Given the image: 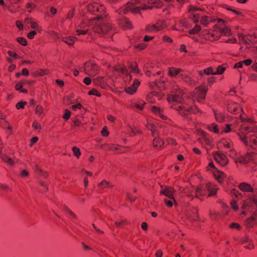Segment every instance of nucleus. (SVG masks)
Returning a JSON list of instances; mask_svg holds the SVG:
<instances>
[{"label": "nucleus", "instance_id": "aec40b11", "mask_svg": "<svg viewBox=\"0 0 257 257\" xmlns=\"http://www.w3.org/2000/svg\"><path fill=\"white\" fill-rule=\"evenodd\" d=\"M76 39H77L75 37L73 36L65 37L62 38V41L69 46H72Z\"/></svg>", "mask_w": 257, "mask_h": 257}, {"label": "nucleus", "instance_id": "4be33fe9", "mask_svg": "<svg viewBox=\"0 0 257 257\" xmlns=\"http://www.w3.org/2000/svg\"><path fill=\"white\" fill-rule=\"evenodd\" d=\"M218 29V31L219 32V34L221 35H223L225 36H230L232 35V33L231 32L230 29L228 28V27H226L225 28H221L220 27H218L217 28Z\"/></svg>", "mask_w": 257, "mask_h": 257}, {"label": "nucleus", "instance_id": "de8ad7c7", "mask_svg": "<svg viewBox=\"0 0 257 257\" xmlns=\"http://www.w3.org/2000/svg\"><path fill=\"white\" fill-rule=\"evenodd\" d=\"M231 131V129L230 124H226V127L223 130L222 133H228L230 132Z\"/></svg>", "mask_w": 257, "mask_h": 257}, {"label": "nucleus", "instance_id": "c9c22d12", "mask_svg": "<svg viewBox=\"0 0 257 257\" xmlns=\"http://www.w3.org/2000/svg\"><path fill=\"white\" fill-rule=\"evenodd\" d=\"M146 31L149 33H152V32L157 31V29H156V27H155V25H148V26H147Z\"/></svg>", "mask_w": 257, "mask_h": 257}, {"label": "nucleus", "instance_id": "7ed1b4c3", "mask_svg": "<svg viewBox=\"0 0 257 257\" xmlns=\"http://www.w3.org/2000/svg\"><path fill=\"white\" fill-rule=\"evenodd\" d=\"M241 121L243 123L240 126V133H238L237 135L246 147H250L254 149V146L257 145V136L255 135L246 136V135L251 132L255 133L256 131V126L251 121H245L243 118H241Z\"/></svg>", "mask_w": 257, "mask_h": 257}, {"label": "nucleus", "instance_id": "864d4df0", "mask_svg": "<svg viewBox=\"0 0 257 257\" xmlns=\"http://www.w3.org/2000/svg\"><path fill=\"white\" fill-rule=\"evenodd\" d=\"M199 15L198 14H194L192 17V20L195 23H197L199 19Z\"/></svg>", "mask_w": 257, "mask_h": 257}, {"label": "nucleus", "instance_id": "473e14b6", "mask_svg": "<svg viewBox=\"0 0 257 257\" xmlns=\"http://www.w3.org/2000/svg\"><path fill=\"white\" fill-rule=\"evenodd\" d=\"M204 73L207 75L212 74V75H216L215 71L213 70V69L212 67H210L207 68L204 70Z\"/></svg>", "mask_w": 257, "mask_h": 257}, {"label": "nucleus", "instance_id": "1a4fd4ad", "mask_svg": "<svg viewBox=\"0 0 257 257\" xmlns=\"http://www.w3.org/2000/svg\"><path fill=\"white\" fill-rule=\"evenodd\" d=\"M213 157L215 161L221 166H225L228 163V159L225 155L220 152L213 153Z\"/></svg>", "mask_w": 257, "mask_h": 257}, {"label": "nucleus", "instance_id": "b1692460", "mask_svg": "<svg viewBox=\"0 0 257 257\" xmlns=\"http://www.w3.org/2000/svg\"><path fill=\"white\" fill-rule=\"evenodd\" d=\"M164 144V142L160 138L155 137L153 141V146L156 148H161Z\"/></svg>", "mask_w": 257, "mask_h": 257}, {"label": "nucleus", "instance_id": "e433bc0d", "mask_svg": "<svg viewBox=\"0 0 257 257\" xmlns=\"http://www.w3.org/2000/svg\"><path fill=\"white\" fill-rule=\"evenodd\" d=\"M72 151L73 152L74 155L77 158H79L81 155V153L79 148L76 147H73L72 148Z\"/></svg>", "mask_w": 257, "mask_h": 257}, {"label": "nucleus", "instance_id": "4c0bfd02", "mask_svg": "<svg viewBox=\"0 0 257 257\" xmlns=\"http://www.w3.org/2000/svg\"><path fill=\"white\" fill-rule=\"evenodd\" d=\"M17 42H19L23 46H26L27 44V40L23 37L17 38Z\"/></svg>", "mask_w": 257, "mask_h": 257}, {"label": "nucleus", "instance_id": "423d86ee", "mask_svg": "<svg viewBox=\"0 0 257 257\" xmlns=\"http://www.w3.org/2000/svg\"><path fill=\"white\" fill-rule=\"evenodd\" d=\"M217 28H218V27L215 26L213 32H210L209 30H204L203 31V33L204 35V38L206 39H208L210 41L218 40L220 38L221 35L219 34V32Z\"/></svg>", "mask_w": 257, "mask_h": 257}, {"label": "nucleus", "instance_id": "0e129e2a", "mask_svg": "<svg viewBox=\"0 0 257 257\" xmlns=\"http://www.w3.org/2000/svg\"><path fill=\"white\" fill-rule=\"evenodd\" d=\"M72 109L74 110H76L77 108L81 109L82 107V105L80 103H78L76 105H73L72 106Z\"/></svg>", "mask_w": 257, "mask_h": 257}, {"label": "nucleus", "instance_id": "13d9d810", "mask_svg": "<svg viewBox=\"0 0 257 257\" xmlns=\"http://www.w3.org/2000/svg\"><path fill=\"white\" fill-rule=\"evenodd\" d=\"M230 227L231 228H237L238 229H240V225L237 223H232L231 224H230Z\"/></svg>", "mask_w": 257, "mask_h": 257}, {"label": "nucleus", "instance_id": "c85d7f7f", "mask_svg": "<svg viewBox=\"0 0 257 257\" xmlns=\"http://www.w3.org/2000/svg\"><path fill=\"white\" fill-rule=\"evenodd\" d=\"M155 25L157 31L162 30L165 27V22L161 21L157 22Z\"/></svg>", "mask_w": 257, "mask_h": 257}, {"label": "nucleus", "instance_id": "680f3d73", "mask_svg": "<svg viewBox=\"0 0 257 257\" xmlns=\"http://www.w3.org/2000/svg\"><path fill=\"white\" fill-rule=\"evenodd\" d=\"M231 194L236 196V197H238V195L239 197H241V194L240 193H238L237 191H236L235 189H232L231 192Z\"/></svg>", "mask_w": 257, "mask_h": 257}, {"label": "nucleus", "instance_id": "bb28decb", "mask_svg": "<svg viewBox=\"0 0 257 257\" xmlns=\"http://www.w3.org/2000/svg\"><path fill=\"white\" fill-rule=\"evenodd\" d=\"M208 129L215 133H219V128L218 127V125L214 123L208 125Z\"/></svg>", "mask_w": 257, "mask_h": 257}, {"label": "nucleus", "instance_id": "c03bdc74", "mask_svg": "<svg viewBox=\"0 0 257 257\" xmlns=\"http://www.w3.org/2000/svg\"><path fill=\"white\" fill-rule=\"evenodd\" d=\"M43 111V109L42 106L38 105L36 106L35 109V112L39 115H41Z\"/></svg>", "mask_w": 257, "mask_h": 257}, {"label": "nucleus", "instance_id": "f704fd0d", "mask_svg": "<svg viewBox=\"0 0 257 257\" xmlns=\"http://www.w3.org/2000/svg\"><path fill=\"white\" fill-rule=\"evenodd\" d=\"M27 21L28 23L30 24L31 28L36 29L38 30L39 29L38 25L36 22L33 21L31 19H28Z\"/></svg>", "mask_w": 257, "mask_h": 257}, {"label": "nucleus", "instance_id": "6e6552de", "mask_svg": "<svg viewBox=\"0 0 257 257\" xmlns=\"http://www.w3.org/2000/svg\"><path fill=\"white\" fill-rule=\"evenodd\" d=\"M83 70L87 75L94 76L97 74L98 66L92 63H85Z\"/></svg>", "mask_w": 257, "mask_h": 257}, {"label": "nucleus", "instance_id": "4468645a", "mask_svg": "<svg viewBox=\"0 0 257 257\" xmlns=\"http://www.w3.org/2000/svg\"><path fill=\"white\" fill-rule=\"evenodd\" d=\"M182 70L180 68H177L175 67H169L168 68V75L172 77H175L179 75Z\"/></svg>", "mask_w": 257, "mask_h": 257}, {"label": "nucleus", "instance_id": "ddd939ff", "mask_svg": "<svg viewBox=\"0 0 257 257\" xmlns=\"http://www.w3.org/2000/svg\"><path fill=\"white\" fill-rule=\"evenodd\" d=\"M116 70L119 73L125 75L124 80L126 81H130L132 79V76L129 74L127 70L125 67H119L116 68Z\"/></svg>", "mask_w": 257, "mask_h": 257}, {"label": "nucleus", "instance_id": "09e8293b", "mask_svg": "<svg viewBox=\"0 0 257 257\" xmlns=\"http://www.w3.org/2000/svg\"><path fill=\"white\" fill-rule=\"evenodd\" d=\"M33 127L36 130H40L41 128V124L38 123L37 121H34L33 123Z\"/></svg>", "mask_w": 257, "mask_h": 257}, {"label": "nucleus", "instance_id": "bf43d9fd", "mask_svg": "<svg viewBox=\"0 0 257 257\" xmlns=\"http://www.w3.org/2000/svg\"><path fill=\"white\" fill-rule=\"evenodd\" d=\"M223 145L225 148H230L232 145V143L228 141H225L223 143Z\"/></svg>", "mask_w": 257, "mask_h": 257}, {"label": "nucleus", "instance_id": "69168bd1", "mask_svg": "<svg viewBox=\"0 0 257 257\" xmlns=\"http://www.w3.org/2000/svg\"><path fill=\"white\" fill-rule=\"evenodd\" d=\"M0 188L5 190H9L10 189V188L8 185L2 183H0Z\"/></svg>", "mask_w": 257, "mask_h": 257}, {"label": "nucleus", "instance_id": "603ef678", "mask_svg": "<svg viewBox=\"0 0 257 257\" xmlns=\"http://www.w3.org/2000/svg\"><path fill=\"white\" fill-rule=\"evenodd\" d=\"M215 117H216L217 121H218L219 122H221L223 120V117L222 116L221 114H220V113L217 114V113H215Z\"/></svg>", "mask_w": 257, "mask_h": 257}, {"label": "nucleus", "instance_id": "5701e85b", "mask_svg": "<svg viewBox=\"0 0 257 257\" xmlns=\"http://www.w3.org/2000/svg\"><path fill=\"white\" fill-rule=\"evenodd\" d=\"M179 76L182 80L190 85H193L195 83L193 80L186 75L181 74Z\"/></svg>", "mask_w": 257, "mask_h": 257}, {"label": "nucleus", "instance_id": "a211bd4d", "mask_svg": "<svg viewBox=\"0 0 257 257\" xmlns=\"http://www.w3.org/2000/svg\"><path fill=\"white\" fill-rule=\"evenodd\" d=\"M228 110L231 113H237L238 111H242V109L236 103L229 104L227 107Z\"/></svg>", "mask_w": 257, "mask_h": 257}, {"label": "nucleus", "instance_id": "6e6d98bb", "mask_svg": "<svg viewBox=\"0 0 257 257\" xmlns=\"http://www.w3.org/2000/svg\"><path fill=\"white\" fill-rule=\"evenodd\" d=\"M91 79L90 77H86L84 78L83 79V82L86 84L87 85H89L91 83Z\"/></svg>", "mask_w": 257, "mask_h": 257}, {"label": "nucleus", "instance_id": "c756f323", "mask_svg": "<svg viewBox=\"0 0 257 257\" xmlns=\"http://www.w3.org/2000/svg\"><path fill=\"white\" fill-rule=\"evenodd\" d=\"M200 23L202 25H203L205 26H207L210 23L209 17L207 16L202 17L200 20Z\"/></svg>", "mask_w": 257, "mask_h": 257}, {"label": "nucleus", "instance_id": "f3484780", "mask_svg": "<svg viewBox=\"0 0 257 257\" xmlns=\"http://www.w3.org/2000/svg\"><path fill=\"white\" fill-rule=\"evenodd\" d=\"M239 188L242 191L253 192V189L248 183L243 182L240 183L238 186Z\"/></svg>", "mask_w": 257, "mask_h": 257}, {"label": "nucleus", "instance_id": "a19ab883", "mask_svg": "<svg viewBox=\"0 0 257 257\" xmlns=\"http://www.w3.org/2000/svg\"><path fill=\"white\" fill-rule=\"evenodd\" d=\"M29 72L27 69L26 68H23L22 71V73H20L19 72H17V78L19 77L21 74L25 76H27L29 75Z\"/></svg>", "mask_w": 257, "mask_h": 257}, {"label": "nucleus", "instance_id": "f8f14e48", "mask_svg": "<svg viewBox=\"0 0 257 257\" xmlns=\"http://www.w3.org/2000/svg\"><path fill=\"white\" fill-rule=\"evenodd\" d=\"M92 82L95 85L99 86L102 88H106L107 86L106 82L102 77L95 78L93 79Z\"/></svg>", "mask_w": 257, "mask_h": 257}, {"label": "nucleus", "instance_id": "f257e3e1", "mask_svg": "<svg viewBox=\"0 0 257 257\" xmlns=\"http://www.w3.org/2000/svg\"><path fill=\"white\" fill-rule=\"evenodd\" d=\"M87 9L90 13L96 15V17L87 22L81 23L78 26L79 28L76 30L77 34L85 35L88 33L92 38V34L89 32L91 29L93 32L99 35L110 33L111 37L113 32L112 27L106 19L105 7L97 3H93L88 6Z\"/></svg>", "mask_w": 257, "mask_h": 257}, {"label": "nucleus", "instance_id": "9d476101", "mask_svg": "<svg viewBox=\"0 0 257 257\" xmlns=\"http://www.w3.org/2000/svg\"><path fill=\"white\" fill-rule=\"evenodd\" d=\"M175 192V190L172 187L167 186L164 189H162L160 193L163 194L168 197L169 199H172L176 205V201L174 197V194Z\"/></svg>", "mask_w": 257, "mask_h": 257}, {"label": "nucleus", "instance_id": "0eeeda50", "mask_svg": "<svg viewBox=\"0 0 257 257\" xmlns=\"http://www.w3.org/2000/svg\"><path fill=\"white\" fill-rule=\"evenodd\" d=\"M207 90L208 88L206 87H197L195 89L193 97L201 102L205 98Z\"/></svg>", "mask_w": 257, "mask_h": 257}, {"label": "nucleus", "instance_id": "3c124183", "mask_svg": "<svg viewBox=\"0 0 257 257\" xmlns=\"http://www.w3.org/2000/svg\"><path fill=\"white\" fill-rule=\"evenodd\" d=\"M88 94L89 95H96L97 96H100V93L99 92H97V90H96L95 89H92V90L89 91L88 92Z\"/></svg>", "mask_w": 257, "mask_h": 257}, {"label": "nucleus", "instance_id": "a878e982", "mask_svg": "<svg viewBox=\"0 0 257 257\" xmlns=\"http://www.w3.org/2000/svg\"><path fill=\"white\" fill-rule=\"evenodd\" d=\"M112 186L108 182L105 180L102 181L98 185V187L100 189H103L108 187H111Z\"/></svg>", "mask_w": 257, "mask_h": 257}, {"label": "nucleus", "instance_id": "2eb2a0df", "mask_svg": "<svg viewBox=\"0 0 257 257\" xmlns=\"http://www.w3.org/2000/svg\"><path fill=\"white\" fill-rule=\"evenodd\" d=\"M207 189L206 185L205 186H201L196 188L195 190V195L196 197L200 198V196H204L206 193Z\"/></svg>", "mask_w": 257, "mask_h": 257}, {"label": "nucleus", "instance_id": "72a5a7b5", "mask_svg": "<svg viewBox=\"0 0 257 257\" xmlns=\"http://www.w3.org/2000/svg\"><path fill=\"white\" fill-rule=\"evenodd\" d=\"M226 69V67L223 66L222 65L218 66L216 71H215V74L216 75H220L222 74L225 70Z\"/></svg>", "mask_w": 257, "mask_h": 257}, {"label": "nucleus", "instance_id": "49530a36", "mask_svg": "<svg viewBox=\"0 0 257 257\" xmlns=\"http://www.w3.org/2000/svg\"><path fill=\"white\" fill-rule=\"evenodd\" d=\"M70 115H71V112L70 111V110L66 109L65 111V113H64L63 117L65 119L67 120L69 118Z\"/></svg>", "mask_w": 257, "mask_h": 257}, {"label": "nucleus", "instance_id": "39448f33", "mask_svg": "<svg viewBox=\"0 0 257 257\" xmlns=\"http://www.w3.org/2000/svg\"><path fill=\"white\" fill-rule=\"evenodd\" d=\"M236 162L246 164L247 163L251 162L253 164L257 163V154L248 152L245 156H241L238 158Z\"/></svg>", "mask_w": 257, "mask_h": 257}, {"label": "nucleus", "instance_id": "6ab92c4d", "mask_svg": "<svg viewBox=\"0 0 257 257\" xmlns=\"http://www.w3.org/2000/svg\"><path fill=\"white\" fill-rule=\"evenodd\" d=\"M151 109L153 113L158 115L162 119H167V117L162 113V109L160 107H158L156 106H153L151 107Z\"/></svg>", "mask_w": 257, "mask_h": 257}, {"label": "nucleus", "instance_id": "f03ea898", "mask_svg": "<svg viewBox=\"0 0 257 257\" xmlns=\"http://www.w3.org/2000/svg\"><path fill=\"white\" fill-rule=\"evenodd\" d=\"M184 92L182 90L175 87L173 88L171 94H168L167 101L171 107L179 112L183 116L193 112V108L183 97Z\"/></svg>", "mask_w": 257, "mask_h": 257}, {"label": "nucleus", "instance_id": "338daca9", "mask_svg": "<svg viewBox=\"0 0 257 257\" xmlns=\"http://www.w3.org/2000/svg\"><path fill=\"white\" fill-rule=\"evenodd\" d=\"M17 90H20V92H23V93H26L27 92V90L26 89H22V86L21 85H19L18 83H17Z\"/></svg>", "mask_w": 257, "mask_h": 257}, {"label": "nucleus", "instance_id": "9b49d317", "mask_svg": "<svg viewBox=\"0 0 257 257\" xmlns=\"http://www.w3.org/2000/svg\"><path fill=\"white\" fill-rule=\"evenodd\" d=\"M140 84V81L138 79H135L133 82V84L125 89L126 92L130 94H134L137 91V88Z\"/></svg>", "mask_w": 257, "mask_h": 257}, {"label": "nucleus", "instance_id": "e2e57ef3", "mask_svg": "<svg viewBox=\"0 0 257 257\" xmlns=\"http://www.w3.org/2000/svg\"><path fill=\"white\" fill-rule=\"evenodd\" d=\"M243 64H244L246 66H248L250 65L252 63V60L250 59H248L246 60H245L244 61H242Z\"/></svg>", "mask_w": 257, "mask_h": 257}, {"label": "nucleus", "instance_id": "a18cd8bd", "mask_svg": "<svg viewBox=\"0 0 257 257\" xmlns=\"http://www.w3.org/2000/svg\"><path fill=\"white\" fill-rule=\"evenodd\" d=\"M26 101H21L17 103V109L20 108H24L25 105L27 104Z\"/></svg>", "mask_w": 257, "mask_h": 257}, {"label": "nucleus", "instance_id": "8fccbe9b", "mask_svg": "<svg viewBox=\"0 0 257 257\" xmlns=\"http://www.w3.org/2000/svg\"><path fill=\"white\" fill-rule=\"evenodd\" d=\"M37 32L35 31H30L27 35V37L29 39H32L34 36L36 35Z\"/></svg>", "mask_w": 257, "mask_h": 257}, {"label": "nucleus", "instance_id": "dca6fc26", "mask_svg": "<svg viewBox=\"0 0 257 257\" xmlns=\"http://www.w3.org/2000/svg\"><path fill=\"white\" fill-rule=\"evenodd\" d=\"M119 25L124 29H131L132 28V24L125 18L120 19L118 20Z\"/></svg>", "mask_w": 257, "mask_h": 257}, {"label": "nucleus", "instance_id": "774afa93", "mask_svg": "<svg viewBox=\"0 0 257 257\" xmlns=\"http://www.w3.org/2000/svg\"><path fill=\"white\" fill-rule=\"evenodd\" d=\"M8 54L10 57H13L14 58H16V53L15 52H13L12 51H8Z\"/></svg>", "mask_w": 257, "mask_h": 257}, {"label": "nucleus", "instance_id": "2f4dec72", "mask_svg": "<svg viewBox=\"0 0 257 257\" xmlns=\"http://www.w3.org/2000/svg\"><path fill=\"white\" fill-rule=\"evenodd\" d=\"M201 30V27L199 25H196L195 27L192 30H190L189 32L191 35L197 34Z\"/></svg>", "mask_w": 257, "mask_h": 257}, {"label": "nucleus", "instance_id": "20e7f679", "mask_svg": "<svg viewBox=\"0 0 257 257\" xmlns=\"http://www.w3.org/2000/svg\"><path fill=\"white\" fill-rule=\"evenodd\" d=\"M162 3L160 2H157L155 0H131L126 4V7L122 11L124 14H126L128 11L133 13H140L141 10H151L153 7L160 8Z\"/></svg>", "mask_w": 257, "mask_h": 257}, {"label": "nucleus", "instance_id": "4d7b16f0", "mask_svg": "<svg viewBox=\"0 0 257 257\" xmlns=\"http://www.w3.org/2000/svg\"><path fill=\"white\" fill-rule=\"evenodd\" d=\"M102 135L104 137H106L108 135V132L106 129V127H104L101 131Z\"/></svg>", "mask_w": 257, "mask_h": 257}, {"label": "nucleus", "instance_id": "393cba45", "mask_svg": "<svg viewBox=\"0 0 257 257\" xmlns=\"http://www.w3.org/2000/svg\"><path fill=\"white\" fill-rule=\"evenodd\" d=\"M243 243H248V244L244 246V247L247 249H251L254 247L253 245L252 244L251 240H250L248 237H245L243 239Z\"/></svg>", "mask_w": 257, "mask_h": 257}, {"label": "nucleus", "instance_id": "cd10ccee", "mask_svg": "<svg viewBox=\"0 0 257 257\" xmlns=\"http://www.w3.org/2000/svg\"><path fill=\"white\" fill-rule=\"evenodd\" d=\"M254 218L253 217L251 216L246 220L245 225L247 227H251L254 225Z\"/></svg>", "mask_w": 257, "mask_h": 257}, {"label": "nucleus", "instance_id": "79ce46f5", "mask_svg": "<svg viewBox=\"0 0 257 257\" xmlns=\"http://www.w3.org/2000/svg\"><path fill=\"white\" fill-rule=\"evenodd\" d=\"M129 131L134 135H136L137 134L141 133V131L137 130L136 127H133L132 126L129 127Z\"/></svg>", "mask_w": 257, "mask_h": 257}, {"label": "nucleus", "instance_id": "7c9ffc66", "mask_svg": "<svg viewBox=\"0 0 257 257\" xmlns=\"http://www.w3.org/2000/svg\"><path fill=\"white\" fill-rule=\"evenodd\" d=\"M147 127L148 129L150 130L152 132V135L153 137H155L156 134V127L152 123H148L147 125Z\"/></svg>", "mask_w": 257, "mask_h": 257}, {"label": "nucleus", "instance_id": "052dcab7", "mask_svg": "<svg viewBox=\"0 0 257 257\" xmlns=\"http://www.w3.org/2000/svg\"><path fill=\"white\" fill-rule=\"evenodd\" d=\"M146 45L143 43L139 44L136 46V48L139 49L140 50H143L145 48H146Z\"/></svg>", "mask_w": 257, "mask_h": 257}, {"label": "nucleus", "instance_id": "37998d69", "mask_svg": "<svg viewBox=\"0 0 257 257\" xmlns=\"http://www.w3.org/2000/svg\"><path fill=\"white\" fill-rule=\"evenodd\" d=\"M164 202L167 206L171 207L173 206V202H174V201L171 199H170V200L165 199Z\"/></svg>", "mask_w": 257, "mask_h": 257}, {"label": "nucleus", "instance_id": "ea45409f", "mask_svg": "<svg viewBox=\"0 0 257 257\" xmlns=\"http://www.w3.org/2000/svg\"><path fill=\"white\" fill-rule=\"evenodd\" d=\"M215 176L218 179V181L220 182V180L225 177V174L222 171H218V173L215 174Z\"/></svg>", "mask_w": 257, "mask_h": 257}, {"label": "nucleus", "instance_id": "5fc2aeb1", "mask_svg": "<svg viewBox=\"0 0 257 257\" xmlns=\"http://www.w3.org/2000/svg\"><path fill=\"white\" fill-rule=\"evenodd\" d=\"M231 206L232 207V208L235 210H237L238 208V207L236 204V202L235 200H232L231 202Z\"/></svg>", "mask_w": 257, "mask_h": 257}, {"label": "nucleus", "instance_id": "58836bf2", "mask_svg": "<svg viewBox=\"0 0 257 257\" xmlns=\"http://www.w3.org/2000/svg\"><path fill=\"white\" fill-rule=\"evenodd\" d=\"M130 68L131 69V71L136 74L140 73V70H139L138 66L137 65H131L130 66Z\"/></svg>", "mask_w": 257, "mask_h": 257}, {"label": "nucleus", "instance_id": "412c9836", "mask_svg": "<svg viewBox=\"0 0 257 257\" xmlns=\"http://www.w3.org/2000/svg\"><path fill=\"white\" fill-rule=\"evenodd\" d=\"M206 188L209 192L208 195V197L213 196L216 193V189L210 183H208L206 185Z\"/></svg>", "mask_w": 257, "mask_h": 257}]
</instances>
